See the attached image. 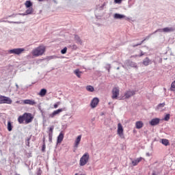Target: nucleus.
I'll return each instance as SVG.
<instances>
[{
	"instance_id": "nucleus-1",
	"label": "nucleus",
	"mask_w": 175,
	"mask_h": 175,
	"mask_svg": "<svg viewBox=\"0 0 175 175\" xmlns=\"http://www.w3.org/2000/svg\"><path fill=\"white\" fill-rule=\"evenodd\" d=\"M45 50H46V49L44 48V46H40L34 49L31 51V54H32V55H33V57H40V55H43V54H44Z\"/></svg>"
},
{
	"instance_id": "nucleus-2",
	"label": "nucleus",
	"mask_w": 175,
	"mask_h": 175,
	"mask_svg": "<svg viewBox=\"0 0 175 175\" xmlns=\"http://www.w3.org/2000/svg\"><path fill=\"white\" fill-rule=\"evenodd\" d=\"M25 51L24 48H15L8 51L9 54H14V55H21Z\"/></svg>"
},
{
	"instance_id": "nucleus-3",
	"label": "nucleus",
	"mask_w": 175,
	"mask_h": 175,
	"mask_svg": "<svg viewBox=\"0 0 175 175\" xmlns=\"http://www.w3.org/2000/svg\"><path fill=\"white\" fill-rule=\"evenodd\" d=\"M90 161V154L85 152L80 159L79 165L80 166H85L86 163H88Z\"/></svg>"
},
{
	"instance_id": "nucleus-4",
	"label": "nucleus",
	"mask_w": 175,
	"mask_h": 175,
	"mask_svg": "<svg viewBox=\"0 0 175 175\" xmlns=\"http://www.w3.org/2000/svg\"><path fill=\"white\" fill-rule=\"evenodd\" d=\"M174 27H164L163 29H159L156 30L153 33H157V32H164L165 33H169L170 32H174Z\"/></svg>"
},
{
	"instance_id": "nucleus-5",
	"label": "nucleus",
	"mask_w": 175,
	"mask_h": 175,
	"mask_svg": "<svg viewBox=\"0 0 175 175\" xmlns=\"http://www.w3.org/2000/svg\"><path fill=\"white\" fill-rule=\"evenodd\" d=\"M7 103V105H12V99L5 96H0V105Z\"/></svg>"
},
{
	"instance_id": "nucleus-6",
	"label": "nucleus",
	"mask_w": 175,
	"mask_h": 175,
	"mask_svg": "<svg viewBox=\"0 0 175 175\" xmlns=\"http://www.w3.org/2000/svg\"><path fill=\"white\" fill-rule=\"evenodd\" d=\"M23 116L26 124H30V122L33 120V116H32L31 113H25Z\"/></svg>"
},
{
	"instance_id": "nucleus-7",
	"label": "nucleus",
	"mask_w": 175,
	"mask_h": 175,
	"mask_svg": "<svg viewBox=\"0 0 175 175\" xmlns=\"http://www.w3.org/2000/svg\"><path fill=\"white\" fill-rule=\"evenodd\" d=\"M135 94L136 92L135 90H128L124 93L122 98H124V99H129V98H132V96Z\"/></svg>"
},
{
	"instance_id": "nucleus-8",
	"label": "nucleus",
	"mask_w": 175,
	"mask_h": 175,
	"mask_svg": "<svg viewBox=\"0 0 175 175\" xmlns=\"http://www.w3.org/2000/svg\"><path fill=\"white\" fill-rule=\"evenodd\" d=\"M120 96V89L118 88H113L112 90V99H118Z\"/></svg>"
},
{
	"instance_id": "nucleus-9",
	"label": "nucleus",
	"mask_w": 175,
	"mask_h": 175,
	"mask_svg": "<svg viewBox=\"0 0 175 175\" xmlns=\"http://www.w3.org/2000/svg\"><path fill=\"white\" fill-rule=\"evenodd\" d=\"M117 133L121 139H124V128H122V124H121V123L118 124Z\"/></svg>"
},
{
	"instance_id": "nucleus-10",
	"label": "nucleus",
	"mask_w": 175,
	"mask_h": 175,
	"mask_svg": "<svg viewBox=\"0 0 175 175\" xmlns=\"http://www.w3.org/2000/svg\"><path fill=\"white\" fill-rule=\"evenodd\" d=\"M64 111V109H59L54 111L52 113L49 114L48 118H54L55 116H59V113H62Z\"/></svg>"
},
{
	"instance_id": "nucleus-11",
	"label": "nucleus",
	"mask_w": 175,
	"mask_h": 175,
	"mask_svg": "<svg viewBox=\"0 0 175 175\" xmlns=\"http://www.w3.org/2000/svg\"><path fill=\"white\" fill-rule=\"evenodd\" d=\"M98 103H99V98L95 97L92 100L90 103V107H92V109H95V107L98 106Z\"/></svg>"
},
{
	"instance_id": "nucleus-12",
	"label": "nucleus",
	"mask_w": 175,
	"mask_h": 175,
	"mask_svg": "<svg viewBox=\"0 0 175 175\" xmlns=\"http://www.w3.org/2000/svg\"><path fill=\"white\" fill-rule=\"evenodd\" d=\"M80 142H81V135H79L75 141L74 148L75 150H77V148H79V144H80Z\"/></svg>"
},
{
	"instance_id": "nucleus-13",
	"label": "nucleus",
	"mask_w": 175,
	"mask_h": 175,
	"mask_svg": "<svg viewBox=\"0 0 175 175\" xmlns=\"http://www.w3.org/2000/svg\"><path fill=\"white\" fill-rule=\"evenodd\" d=\"M24 105H29L30 106H35L36 105V102L34 100H23Z\"/></svg>"
},
{
	"instance_id": "nucleus-14",
	"label": "nucleus",
	"mask_w": 175,
	"mask_h": 175,
	"mask_svg": "<svg viewBox=\"0 0 175 175\" xmlns=\"http://www.w3.org/2000/svg\"><path fill=\"white\" fill-rule=\"evenodd\" d=\"M159 121H161V120L158 118H156L152 119L149 122V124L152 125V126H155V125H158V124H159Z\"/></svg>"
},
{
	"instance_id": "nucleus-15",
	"label": "nucleus",
	"mask_w": 175,
	"mask_h": 175,
	"mask_svg": "<svg viewBox=\"0 0 175 175\" xmlns=\"http://www.w3.org/2000/svg\"><path fill=\"white\" fill-rule=\"evenodd\" d=\"M113 18L115 20H122L124 18H126V16L124 14H113Z\"/></svg>"
},
{
	"instance_id": "nucleus-16",
	"label": "nucleus",
	"mask_w": 175,
	"mask_h": 175,
	"mask_svg": "<svg viewBox=\"0 0 175 175\" xmlns=\"http://www.w3.org/2000/svg\"><path fill=\"white\" fill-rule=\"evenodd\" d=\"M154 33H150L149 34L148 36L146 37V38H144V40H142L140 43L139 44H133L132 45L133 47H137V46H142V44H143V43L144 42L145 40H148V39H150V38H151V36L152 35H154Z\"/></svg>"
},
{
	"instance_id": "nucleus-17",
	"label": "nucleus",
	"mask_w": 175,
	"mask_h": 175,
	"mask_svg": "<svg viewBox=\"0 0 175 175\" xmlns=\"http://www.w3.org/2000/svg\"><path fill=\"white\" fill-rule=\"evenodd\" d=\"M126 65L127 66H131V68H137V64L131 60L126 61Z\"/></svg>"
},
{
	"instance_id": "nucleus-18",
	"label": "nucleus",
	"mask_w": 175,
	"mask_h": 175,
	"mask_svg": "<svg viewBox=\"0 0 175 175\" xmlns=\"http://www.w3.org/2000/svg\"><path fill=\"white\" fill-rule=\"evenodd\" d=\"M142 161H143V157H139L135 160H132L131 163H132L133 166H137V165L139 162H142Z\"/></svg>"
},
{
	"instance_id": "nucleus-19",
	"label": "nucleus",
	"mask_w": 175,
	"mask_h": 175,
	"mask_svg": "<svg viewBox=\"0 0 175 175\" xmlns=\"http://www.w3.org/2000/svg\"><path fill=\"white\" fill-rule=\"evenodd\" d=\"M144 66H148L150 64H151V60L148 57H146L142 62Z\"/></svg>"
},
{
	"instance_id": "nucleus-20",
	"label": "nucleus",
	"mask_w": 175,
	"mask_h": 175,
	"mask_svg": "<svg viewBox=\"0 0 175 175\" xmlns=\"http://www.w3.org/2000/svg\"><path fill=\"white\" fill-rule=\"evenodd\" d=\"M143 125H144V124L142 121H138L135 123L137 129H142V128H143Z\"/></svg>"
},
{
	"instance_id": "nucleus-21",
	"label": "nucleus",
	"mask_w": 175,
	"mask_h": 175,
	"mask_svg": "<svg viewBox=\"0 0 175 175\" xmlns=\"http://www.w3.org/2000/svg\"><path fill=\"white\" fill-rule=\"evenodd\" d=\"M62 140H64V133H60L59 136L57 137V143H62Z\"/></svg>"
},
{
	"instance_id": "nucleus-22",
	"label": "nucleus",
	"mask_w": 175,
	"mask_h": 175,
	"mask_svg": "<svg viewBox=\"0 0 175 175\" xmlns=\"http://www.w3.org/2000/svg\"><path fill=\"white\" fill-rule=\"evenodd\" d=\"M165 103L159 104L156 108V110H159L160 111H162V109L165 107Z\"/></svg>"
},
{
	"instance_id": "nucleus-23",
	"label": "nucleus",
	"mask_w": 175,
	"mask_h": 175,
	"mask_svg": "<svg viewBox=\"0 0 175 175\" xmlns=\"http://www.w3.org/2000/svg\"><path fill=\"white\" fill-rule=\"evenodd\" d=\"M75 75H76L77 77H79L80 79L81 77V73H83L81 71L79 70V69H77L74 70Z\"/></svg>"
},
{
	"instance_id": "nucleus-24",
	"label": "nucleus",
	"mask_w": 175,
	"mask_h": 175,
	"mask_svg": "<svg viewBox=\"0 0 175 175\" xmlns=\"http://www.w3.org/2000/svg\"><path fill=\"white\" fill-rule=\"evenodd\" d=\"M0 23H8L9 24H21L20 22H14V21H3L0 20Z\"/></svg>"
},
{
	"instance_id": "nucleus-25",
	"label": "nucleus",
	"mask_w": 175,
	"mask_h": 175,
	"mask_svg": "<svg viewBox=\"0 0 175 175\" xmlns=\"http://www.w3.org/2000/svg\"><path fill=\"white\" fill-rule=\"evenodd\" d=\"M47 93V90L46 89H42L39 93V95L40 96H44Z\"/></svg>"
},
{
	"instance_id": "nucleus-26",
	"label": "nucleus",
	"mask_w": 175,
	"mask_h": 175,
	"mask_svg": "<svg viewBox=\"0 0 175 175\" xmlns=\"http://www.w3.org/2000/svg\"><path fill=\"white\" fill-rule=\"evenodd\" d=\"M18 121L19 124H23L24 121H25L24 115H23L22 116H19L18 118Z\"/></svg>"
},
{
	"instance_id": "nucleus-27",
	"label": "nucleus",
	"mask_w": 175,
	"mask_h": 175,
	"mask_svg": "<svg viewBox=\"0 0 175 175\" xmlns=\"http://www.w3.org/2000/svg\"><path fill=\"white\" fill-rule=\"evenodd\" d=\"M25 5L27 8H32V2H31V1H26V2L25 3Z\"/></svg>"
},
{
	"instance_id": "nucleus-28",
	"label": "nucleus",
	"mask_w": 175,
	"mask_h": 175,
	"mask_svg": "<svg viewBox=\"0 0 175 175\" xmlns=\"http://www.w3.org/2000/svg\"><path fill=\"white\" fill-rule=\"evenodd\" d=\"M75 39L77 41V43H78V44H81V43H83L81 39H80V37H79V36H75Z\"/></svg>"
},
{
	"instance_id": "nucleus-29",
	"label": "nucleus",
	"mask_w": 175,
	"mask_h": 175,
	"mask_svg": "<svg viewBox=\"0 0 175 175\" xmlns=\"http://www.w3.org/2000/svg\"><path fill=\"white\" fill-rule=\"evenodd\" d=\"M87 91H89V92H94L95 89L92 85H88L86 87Z\"/></svg>"
},
{
	"instance_id": "nucleus-30",
	"label": "nucleus",
	"mask_w": 175,
	"mask_h": 175,
	"mask_svg": "<svg viewBox=\"0 0 175 175\" xmlns=\"http://www.w3.org/2000/svg\"><path fill=\"white\" fill-rule=\"evenodd\" d=\"M161 143L164 146H169V140H167V139H161Z\"/></svg>"
},
{
	"instance_id": "nucleus-31",
	"label": "nucleus",
	"mask_w": 175,
	"mask_h": 175,
	"mask_svg": "<svg viewBox=\"0 0 175 175\" xmlns=\"http://www.w3.org/2000/svg\"><path fill=\"white\" fill-rule=\"evenodd\" d=\"M33 12V8H27V10H26L27 14H32Z\"/></svg>"
},
{
	"instance_id": "nucleus-32",
	"label": "nucleus",
	"mask_w": 175,
	"mask_h": 175,
	"mask_svg": "<svg viewBox=\"0 0 175 175\" xmlns=\"http://www.w3.org/2000/svg\"><path fill=\"white\" fill-rule=\"evenodd\" d=\"M12 129L13 126H12V123L10 122H8V131H9V132H12Z\"/></svg>"
},
{
	"instance_id": "nucleus-33",
	"label": "nucleus",
	"mask_w": 175,
	"mask_h": 175,
	"mask_svg": "<svg viewBox=\"0 0 175 175\" xmlns=\"http://www.w3.org/2000/svg\"><path fill=\"white\" fill-rule=\"evenodd\" d=\"M169 120H170V114L165 115V116L164 118V120L165 121H169Z\"/></svg>"
},
{
	"instance_id": "nucleus-34",
	"label": "nucleus",
	"mask_w": 175,
	"mask_h": 175,
	"mask_svg": "<svg viewBox=\"0 0 175 175\" xmlns=\"http://www.w3.org/2000/svg\"><path fill=\"white\" fill-rule=\"evenodd\" d=\"M68 51V48L64 47L62 51H61V53L62 54H66V51Z\"/></svg>"
},
{
	"instance_id": "nucleus-35",
	"label": "nucleus",
	"mask_w": 175,
	"mask_h": 175,
	"mask_svg": "<svg viewBox=\"0 0 175 175\" xmlns=\"http://www.w3.org/2000/svg\"><path fill=\"white\" fill-rule=\"evenodd\" d=\"M49 142L51 143L53 142V134L49 133Z\"/></svg>"
},
{
	"instance_id": "nucleus-36",
	"label": "nucleus",
	"mask_w": 175,
	"mask_h": 175,
	"mask_svg": "<svg viewBox=\"0 0 175 175\" xmlns=\"http://www.w3.org/2000/svg\"><path fill=\"white\" fill-rule=\"evenodd\" d=\"M53 131H54V126H51L49 128V133H51V135H53Z\"/></svg>"
},
{
	"instance_id": "nucleus-37",
	"label": "nucleus",
	"mask_w": 175,
	"mask_h": 175,
	"mask_svg": "<svg viewBox=\"0 0 175 175\" xmlns=\"http://www.w3.org/2000/svg\"><path fill=\"white\" fill-rule=\"evenodd\" d=\"M141 51V54L140 55H133L132 57H143V55H144V53H143V51Z\"/></svg>"
},
{
	"instance_id": "nucleus-38",
	"label": "nucleus",
	"mask_w": 175,
	"mask_h": 175,
	"mask_svg": "<svg viewBox=\"0 0 175 175\" xmlns=\"http://www.w3.org/2000/svg\"><path fill=\"white\" fill-rule=\"evenodd\" d=\"M29 140H31V137L27 138L26 140V146L28 147H29Z\"/></svg>"
},
{
	"instance_id": "nucleus-39",
	"label": "nucleus",
	"mask_w": 175,
	"mask_h": 175,
	"mask_svg": "<svg viewBox=\"0 0 175 175\" xmlns=\"http://www.w3.org/2000/svg\"><path fill=\"white\" fill-rule=\"evenodd\" d=\"M110 68H111L110 64H107L105 68L107 69V70H108V72H110Z\"/></svg>"
},
{
	"instance_id": "nucleus-40",
	"label": "nucleus",
	"mask_w": 175,
	"mask_h": 175,
	"mask_svg": "<svg viewBox=\"0 0 175 175\" xmlns=\"http://www.w3.org/2000/svg\"><path fill=\"white\" fill-rule=\"evenodd\" d=\"M55 58H57L55 55L48 57V59H55Z\"/></svg>"
},
{
	"instance_id": "nucleus-41",
	"label": "nucleus",
	"mask_w": 175,
	"mask_h": 175,
	"mask_svg": "<svg viewBox=\"0 0 175 175\" xmlns=\"http://www.w3.org/2000/svg\"><path fill=\"white\" fill-rule=\"evenodd\" d=\"M61 105V103H60V102H57L56 104H55V105H53L54 108H55V109H57V108L58 107V105Z\"/></svg>"
},
{
	"instance_id": "nucleus-42",
	"label": "nucleus",
	"mask_w": 175,
	"mask_h": 175,
	"mask_svg": "<svg viewBox=\"0 0 175 175\" xmlns=\"http://www.w3.org/2000/svg\"><path fill=\"white\" fill-rule=\"evenodd\" d=\"M115 3H121L122 2V0H114Z\"/></svg>"
},
{
	"instance_id": "nucleus-43",
	"label": "nucleus",
	"mask_w": 175,
	"mask_h": 175,
	"mask_svg": "<svg viewBox=\"0 0 175 175\" xmlns=\"http://www.w3.org/2000/svg\"><path fill=\"white\" fill-rule=\"evenodd\" d=\"M45 150H46V144H44L42 148V151L44 152Z\"/></svg>"
},
{
	"instance_id": "nucleus-44",
	"label": "nucleus",
	"mask_w": 175,
	"mask_h": 175,
	"mask_svg": "<svg viewBox=\"0 0 175 175\" xmlns=\"http://www.w3.org/2000/svg\"><path fill=\"white\" fill-rule=\"evenodd\" d=\"M19 16H27L28 15V14H27V12H25V13H23V14H18Z\"/></svg>"
},
{
	"instance_id": "nucleus-45",
	"label": "nucleus",
	"mask_w": 175,
	"mask_h": 175,
	"mask_svg": "<svg viewBox=\"0 0 175 175\" xmlns=\"http://www.w3.org/2000/svg\"><path fill=\"white\" fill-rule=\"evenodd\" d=\"M24 100H18L16 101V103H19L20 105H21L22 103H23Z\"/></svg>"
},
{
	"instance_id": "nucleus-46",
	"label": "nucleus",
	"mask_w": 175,
	"mask_h": 175,
	"mask_svg": "<svg viewBox=\"0 0 175 175\" xmlns=\"http://www.w3.org/2000/svg\"><path fill=\"white\" fill-rule=\"evenodd\" d=\"M9 17H16V14H13L12 15H10Z\"/></svg>"
},
{
	"instance_id": "nucleus-47",
	"label": "nucleus",
	"mask_w": 175,
	"mask_h": 175,
	"mask_svg": "<svg viewBox=\"0 0 175 175\" xmlns=\"http://www.w3.org/2000/svg\"><path fill=\"white\" fill-rule=\"evenodd\" d=\"M150 156H151V154H150V152L146 153V157H150Z\"/></svg>"
},
{
	"instance_id": "nucleus-48",
	"label": "nucleus",
	"mask_w": 175,
	"mask_h": 175,
	"mask_svg": "<svg viewBox=\"0 0 175 175\" xmlns=\"http://www.w3.org/2000/svg\"><path fill=\"white\" fill-rule=\"evenodd\" d=\"M16 87L17 89H18V85L17 83L16 84Z\"/></svg>"
},
{
	"instance_id": "nucleus-49",
	"label": "nucleus",
	"mask_w": 175,
	"mask_h": 175,
	"mask_svg": "<svg viewBox=\"0 0 175 175\" xmlns=\"http://www.w3.org/2000/svg\"><path fill=\"white\" fill-rule=\"evenodd\" d=\"M39 1V2H43V1H44V0H38Z\"/></svg>"
},
{
	"instance_id": "nucleus-50",
	"label": "nucleus",
	"mask_w": 175,
	"mask_h": 175,
	"mask_svg": "<svg viewBox=\"0 0 175 175\" xmlns=\"http://www.w3.org/2000/svg\"><path fill=\"white\" fill-rule=\"evenodd\" d=\"M73 47L76 49L77 46H76V45H73Z\"/></svg>"
},
{
	"instance_id": "nucleus-51",
	"label": "nucleus",
	"mask_w": 175,
	"mask_h": 175,
	"mask_svg": "<svg viewBox=\"0 0 175 175\" xmlns=\"http://www.w3.org/2000/svg\"><path fill=\"white\" fill-rule=\"evenodd\" d=\"M119 69H120V67H118V68H117V70H119Z\"/></svg>"
},
{
	"instance_id": "nucleus-52",
	"label": "nucleus",
	"mask_w": 175,
	"mask_h": 175,
	"mask_svg": "<svg viewBox=\"0 0 175 175\" xmlns=\"http://www.w3.org/2000/svg\"><path fill=\"white\" fill-rule=\"evenodd\" d=\"M126 20H129V18H126Z\"/></svg>"
},
{
	"instance_id": "nucleus-53",
	"label": "nucleus",
	"mask_w": 175,
	"mask_h": 175,
	"mask_svg": "<svg viewBox=\"0 0 175 175\" xmlns=\"http://www.w3.org/2000/svg\"><path fill=\"white\" fill-rule=\"evenodd\" d=\"M75 175H79V174H75Z\"/></svg>"
},
{
	"instance_id": "nucleus-54",
	"label": "nucleus",
	"mask_w": 175,
	"mask_h": 175,
	"mask_svg": "<svg viewBox=\"0 0 175 175\" xmlns=\"http://www.w3.org/2000/svg\"><path fill=\"white\" fill-rule=\"evenodd\" d=\"M79 175H85V174H79Z\"/></svg>"
}]
</instances>
